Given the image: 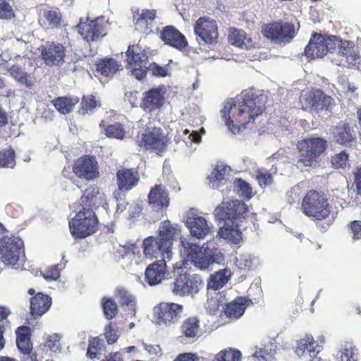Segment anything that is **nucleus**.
<instances>
[{
    "label": "nucleus",
    "instance_id": "nucleus-58",
    "mask_svg": "<svg viewBox=\"0 0 361 361\" xmlns=\"http://www.w3.org/2000/svg\"><path fill=\"white\" fill-rule=\"evenodd\" d=\"M14 16L13 9L8 3L0 4V18L10 19Z\"/></svg>",
    "mask_w": 361,
    "mask_h": 361
},
{
    "label": "nucleus",
    "instance_id": "nucleus-56",
    "mask_svg": "<svg viewBox=\"0 0 361 361\" xmlns=\"http://www.w3.org/2000/svg\"><path fill=\"white\" fill-rule=\"evenodd\" d=\"M148 71H150L152 75L156 77H166L167 75V69L161 66L155 62L151 63L148 66Z\"/></svg>",
    "mask_w": 361,
    "mask_h": 361
},
{
    "label": "nucleus",
    "instance_id": "nucleus-27",
    "mask_svg": "<svg viewBox=\"0 0 361 361\" xmlns=\"http://www.w3.org/2000/svg\"><path fill=\"white\" fill-rule=\"evenodd\" d=\"M167 261L164 259L156 260L147 267L145 271V280L149 286H156L165 279L168 272Z\"/></svg>",
    "mask_w": 361,
    "mask_h": 361
},
{
    "label": "nucleus",
    "instance_id": "nucleus-12",
    "mask_svg": "<svg viewBox=\"0 0 361 361\" xmlns=\"http://www.w3.org/2000/svg\"><path fill=\"white\" fill-rule=\"evenodd\" d=\"M193 28L199 44L214 45L218 43L219 27L214 19L209 16L200 17L195 21Z\"/></svg>",
    "mask_w": 361,
    "mask_h": 361
},
{
    "label": "nucleus",
    "instance_id": "nucleus-63",
    "mask_svg": "<svg viewBox=\"0 0 361 361\" xmlns=\"http://www.w3.org/2000/svg\"><path fill=\"white\" fill-rule=\"evenodd\" d=\"M324 46L326 47L327 53L335 50L337 46V42L329 37H324Z\"/></svg>",
    "mask_w": 361,
    "mask_h": 361
},
{
    "label": "nucleus",
    "instance_id": "nucleus-22",
    "mask_svg": "<svg viewBox=\"0 0 361 361\" xmlns=\"http://www.w3.org/2000/svg\"><path fill=\"white\" fill-rule=\"evenodd\" d=\"M338 55L342 57L339 65L361 71V56L355 51L353 42L347 40L341 42L338 48Z\"/></svg>",
    "mask_w": 361,
    "mask_h": 361
},
{
    "label": "nucleus",
    "instance_id": "nucleus-16",
    "mask_svg": "<svg viewBox=\"0 0 361 361\" xmlns=\"http://www.w3.org/2000/svg\"><path fill=\"white\" fill-rule=\"evenodd\" d=\"M183 306L175 302H160L154 307L157 324L170 326L177 323L182 317Z\"/></svg>",
    "mask_w": 361,
    "mask_h": 361
},
{
    "label": "nucleus",
    "instance_id": "nucleus-19",
    "mask_svg": "<svg viewBox=\"0 0 361 361\" xmlns=\"http://www.w3.org/2000/svg\"><path fill=\"white\" fill-rule=\"evenodd\" d=\"M165 102V92L160 87H152L142 94L140 107L146 113L159 110Z\"/></svg>",
    "mask_w": 361,
    "mask_h": 361
},
{
    "label": "nucleus",
    "instance_id": "nucleus-42",
    "mask_svg": "<svg viewBox=\"0 0 361 361\" xmlns=\"http://www.w3.org/2000/svg\"><path fill=\"white\" fill-rule=\"evenodd\" d=\"M229 280L226 270H220L212 274L207 282V288L216 290L221 288Z\"/></svg>",
    "mask_w": 361,
    "mask_h": 361
},
{
    "label": "nucleus",
    "instance_id": "nucleus-38",
    "mask_svg": "<svg viewBox=\"0 0 361 361\" xmlns=\"http://www.w3.org/2000/svg\"><path fill=\"white\" fill-rule=\"evenodd\" d=\"M79 97L75 96H64L55 98L52 104L56 109L63 114L71 112L79 102Z\"/></svg>",
    "mask_w": 361,
    "mask_h": 361
},
{
    "label": "nucleus",
    "instance_id": "nucleus-62",
    "mask_svg": "<svg viewBox=\"0 0 361 361\" xmlns=\"http://www.w3.org/2000/svg\"><path fill=\"white\" fill-rule=\"evenodd\" d=\"M18 82L22 85H25L28 88H31L35 84V78L31 74L25 73L22 77V79L19 80Z\"/></svg>",
    "mask_w": 361,
    "mask_h": 361
},
{
    "label": "nucleus",
    "instance_id": "nucleus-61",
    "mask_svg": "<svg viewBox=\"0 0 361 361\" xmlns=\"http://www.w3.org/2000/svg\"><path fill=\"white\" fill-rule=\"evenodd\" d=\"M354 183L357 193L361 196V165L357 167L354 172Z\"/></svg>",
    "mask_w": 361,
    "mask_h": 361
},
{
    "label": "nucleus",
    "instance_id": "nucleus-46",
    "mask_svg": "<svg viewBox=\"0 0 361 361\" xmlns=\"http://www.w3.org/2000/svg\"><path fill=\"white\" fill-rule=\"evenodd\" d=\"M116 295L121 307H128L132 312H135V298L124 288L116 289Z\"/></svg>",
    "mask_w": 361,
    "mask_h": 361
},
{
    "label": "nucleus",
    "instance_id": "nucleus-31",
    "mask_svg": "<svg viewBox=\"0 0 361 361\" xmlns=\"http://www.w3.org/2000/svg\"><path fill=\"white\" fill-rule=\"evenodd\" d=\"M324 36L314 33L305 49V54L307 58H321L327 54L326 47L324 43Z\"/></svg>",
    "mask_w": 361,
    "mask_h": 361
},
{
    "label": "nucleus",
    "instance_id": "nucleus-30",
    "mask_svg": "<svg viewBox=\"0 0 361 361\" xmlns=\"http://www.w3.org/2000/svg\"><path fill=\"white\" fill-rule=\"evenodd\" d=\"M104 193L100 192V188L96 185L88 186L83 192L79 200L80 209H93L97 206L99 200H101Z\"/></svg>",
    "mask_w": 361,
    "mask_h": 361
},
{
    "label": "nucleus",
    "instance_id": "nucleus-44",
    "mask_svg": "<svg viewBox=\"0 0 361 361\" xmlns=\"http://www.w3.org/2000/svg\"><path fill=\"white\" fill-rule=\"evenodd\" d=\"M100 106L101 104L96 99L94 96L92 94L83 96L81 99L80 106L78 111L79 114L85 115L87 114L92 113L97 106Z\"/></svg>",
    "mask_w": 361,
    "mask_h": 361
},
{
    "label": "nucleus",
    "instance_id": "nucleus-48",
    "mask_svg": "<svg viewBox=\"0 0 361 361\" xmlns=\"http://www.w3.org/2000/svg\"><path fill=\"white\" fill-rule=\"evenodd\" d=\"M15 157V152L11 147L1 150L0 167L13 168L16 165Z\"/></svg>",
    "mask_w": 361,
    "mask_h": 361
},
{
    "label": "nucleus",
    "instance_id": "nucleus-53",
    "mask_svg": "<svg viewBox=\"0 0 361 361\" xmlns=\"http://www.w3.org/2000/svg\"><path fill=\"white\" fill-rule=\"evenodd\" d=\"M104 336L108 344H114L117 341L118 338L117 331L114 329L111 323L106 326Z\"/></svg>",
    "mask_w": 361,
    "mask_h": 361
},
{
    "label": "nucleus",
    "instance_id": "nucleus-32",
    "mask_svg": "<svg viewBox=\"0 0 361 361\" xmlns=\"http://www.w3.org/2000/svg\"><path fill=\"white\" fill-rule=\"evenodd\" d=\"M180 331L187 339L196 340L201 334L200 319L196 316L185 319L180 326Z\"/></svg>",
    "mask_w": 361,
    "mask_h": 361
},
{
    "label": "nucleus",
    "instance_id": "nucleus-35",
    "mask_svg": "<svg viewBox=\"0 0 361 361\" xmlns=\"http://www.w3.org/2000/svg\"><path fill=\"white\" fill-rule=\"evenodd\" d=\"M121 68L116 59L110 57L100 59L96 63L97 72L106 78L113 77Z\"/></svg>",
    "mask_w": 361,
    "mask_h": 361
},
{
    "label": "nucleus",
    "instance_id": "nucleus-14",
    "mask_svg": "<svg viewBox=\"0 0 361 361\" xmlns=\"http://www.w3.org/2000/svg\"><path fill=\"white\" fill-rule=\"evenodd\" d=\"M77 28L82 39L88 43L96 41L106 35V23L103 16L91 20L87 18L84 22L81 18L77 25Z\"/></svg>",
    "mask_w": 361,
    "mask_h": 361
},
{
    "label": "nucleus",
    "instance_id": "nucleus-64",
    "mask_svg": "<svg viewBox=\"0 0 361 361\" xmlns=\"http://www.w3.org/2000/svg\"><path fill=\"white\" fill-rule=\"evenodd\" d=\"M102 361H123L120 352L111 353Z\"/></svg>",
    "mask_w": 361,
    "mask_h": 361
},
{
    "label": "nucleus",
    "instance_id": "nucleus-13",
    "mask_svg": "<svg viewBox=\"0 0 361 361\" xmlns=\"http://www.w3.org/2000/svg\"><path fill=\"white\" fill-rule=\"evenodd\" d=\"M41 60L47 66H60L65 63L66 47L56 41H47L39 47Z\"/></svg>",
    "mask_w": 361,
    "mask_h": 361
},
{
    "label": "nucleus",
    "instance_id": "nucleus-41",
    "mask_svg": "<svg viewBox=\"0 0 361 361\" xmlns=\"http://www.w3.org/2000/svg\"><path fill=\"white\" fill-rule=\"evenodd\" d=\"M273 343H269L264 345L263 348L256 350L253 356L257 359V361H276V349Z\"/></svg>",
    "mask_w": 361,
    "mask_h": 361
},
{
    "label": "nucleus",
    "instance_id": "nucleus-29",
    "mask_svg": "<svg viewBox=\"0 0 361 361\" xmlns=\"http://www.w3.org/2000/svg\"><path fill=\"white\" fill-rule=\"evenodd\" d=\"M157 16L156 10L143 9L133 14L135 29L142 33L149 34L152 32V25Z\"/></svg>",
    "mask_w": 361,
    "mask_h": 361
},
{
    "label": "nucleus",
    "instance_id": "nucleus-36",
    "mask_svg": "<svg viewBox=\"0 0 361 361\" xmlns=\"http://www.w3.org/2000/svg\"><path fill=\"white\" fill-rule=\"evenodd\" d=\"M252 304V300L247 298L237 297L226 305L225 314L228 317L239 318L243 314L247 307Z\"/></svg>",
    "mask_w": 361,
    "mask_h": 361
},
{
    "label": "nucleus",
    "instance_id": "nucleus-52",
    "mask_svg": "<svg viewBox=\"0 0 361 361\" xmlns=\"http://www.w3.org/2000/svg\"><path fill=\"white\" fill-rule=\"evenodd\" d=\"M226 169L224 166H216L211 173L209 177L210 182L212 183L214 187L219 186V183L216 185V182H221L225 178Z\"/></svg>",
    "mask_w": 361,
    "mask_h": 361
},
{
    "label": "nucleus",
    "instance_id": "nucleus-21",
    "mask_svg": "<svg viewBox=\"0 0 361 361\" xmlns=\"http://www.w3.org/2000/svg\"><path fill=\"white\" fill-rule=\"evenodd\" d=\"M334 140L336 143L351 147L356 142V135L353 126L347 121H340L331 128Z\"/></svg>",
    "mask_w": 361,
    "mask_h": 361
},
{
    "label": "nucleus",
    "instance_id": "nucleus-15",
    "mask_svg": "<svg viewBox=\"0 0 361 361\" xmlns=\"http://www.w3.org/2000/svg\"><path fill=\"white\" fill-rule=\"evenodd\" d=\"M262 32L265 37L279 43L290 42L296 34L293 23L283 21L266 25Z\"/></svg>",
    "mask_w": 361,
    "mask_h": 361
},
{
    "label": "nucleus",
    "instance_id": "nucleus-34",
    "mask_svg": "<svg viewBox=\"0 0 361 361\" xmlns=\"http://www.w3.org/2000/svg\"><path fill=\"white\" fill-rule=\"evenodd\" d=\"M16 344L20 353L29 355L32 351V343L31 341V331L28 326H20L16 331Z\"/></svg>",
    "mask_w": 361,
    "mask_h": 361
},
{
    "label": "nucleus",
    "instance_id": "nucleus-6",
    "mask_svg": "<svg viewBox=\"0 0 361 361\" xmlns=\"http://www.w3.org/2000/svg\"><path fill=\"white\" fill-rule=\"evenodd\" d=\"M326 147V140L322 137H308L299 141L297 145L299 152L298 162L303 166H313L325 152Z\"/></svg>",
    "mask_w": 361,
    "mask_h": 361
},
{
    "label": "nucleus",
    "instance_id": "nucleus-50",
    "mask_svg": "<svg viewBox=\"0 0 361 361\" xmlns=\"http://www.w3.org/2000/svg\"><path fill=\"white\" fill-rule=\"evenodd\" d=\"M332 166L334 169H345L349 166V154L345 151H342L333 155L331 158Z\"/></svg>",
    "mask_w": 361,
    "mask_h": 361
},
{
    "label": "nucleus",
    "instance_id": "nucleus-26",
    "mask_svg": "<svg viewBox=\"0 0 361 361\" xmlns=\"http://www.w3.org/2000/svg\"><path fill=\"white\" fill-rule=\"evenodd\" d=\"M186 225L190 235L197 239H204L212 232V224L203 216L193 215L188 216L186 220Z\"/></svg>",
    "mask_w": 361,
    "mask_h": 361
},
{
    "label": "nucleus",
    "instance_id": "nucleus-57",
    "mask_svg": "<svg viewBox=\"0 0 361 361\" xmlns=\"http://www.w3.org/2000/svg\"><path fill=\"white\" fill-rule=\"evenodd\" d=\"M43 276L45 279L48 280L58 279L60 276V271L58 269V266L54 265L46 269L43 273Z\"/></svg>",
    "mask_w": 361,
    "mask_h": 361
},
{
    "label": "nucleus",
    "instance_id": "nucleus-33",
    "mask_svg": "<svg viewBox=\"0 0 361 361\" xmlns=\"http://www.w3.org/2000/svg\"><path fill=\"white\" fill-rule=\"evenodd\" d=\"M238 223H224V225L219 228L218 235L228 243L239 244L243 240V233L239 228Z\"/></svg>",
    "mask_w": 361,
    "mask_h": 361
},
{
    "label": "nucleus",
    "instance_id": "nucleus-49",
    "mask_svg": "<svg viewBox=\"0 0 361 361\" xmlns=\"http://www.w3.org/2000/svg\"><path fill=\"white\" fill-rule=\"evenodd\" d=\"M103 346L102 341L99 337H92L89 339L86 355L88 358H97Z\"/></svg>",
    "mask_w": 361,
    "mask_h": 361
},
{
    "label": "nucleus",
    "instance_id": "nucleus-45",
    "mask_svg": "<svg viewBox=\"0 0 361 361\" xmlns=\"http://www.w3.org/2000/svg\"><path fill=\"white\" fill-rule=\"evenodd\" d=\"M241 357L240 350L228 348L219 352L213 361H240Z\"/></svg>",
    "mask_w": 361,
    "mask_h": 361
},
{
    "label": "nucleus",
    "instance_id": "nucleus-17",
    "mask_svg": "<svg viewBox=\"0 0 361 361\" xmlns=\"http://www.w3.org/2000/svg\"><path fill=\"white\" fill-rule=\"evenodd\" d=\"M23 252V242L18 238L0 239V260L7 265H15Z\"/></svg>",
    "mask_w": 361,
    "mask_h": 361
},
{
    "label": "nucleus",
    "instance_id": "nucleus-54",
    "mask_svg": "<svg viewBox=\"0 0 361 361\" xmlns=\"http://www.w3.org/2000/svg\"><path fill=\"white\" fill-rule=\"evenodd\" d=\"M353 240H361V221L355 220L348 225Z\"/></svg>",
    "mask_w": 361,
    "mask_h": 361
},
{
    "label": "nucleus",
    "instance_id": "nucleus-11",
    "mask_svg": "<svg viewBox=\"0 0 361 361\" xmlns=\"http://www.w3.org/2000/svg\"><path fill=\"white\" fill-rule=\"evenodd\" d=\"M203 286V280L200 275L180 272L175 277L171 284V290L174 295L180 297L194 295Z\"/></svg>",
    "mask_w": 361,
    "mask_h": 361
},
{
    "label": "nucleus",
    "instance_id": "nucleus-40",
    "mask_svg": "<svg viewBox=\"0 0 361 361\" xmlns=\"http://www.w3.org/2000/svg\"><path fill=\"white\" fill-rule=\"evenodd\" d=\"M229 42L235 47L247 48L250 42V38L247 37V34L242 30L231 28L228 34Z\"/></svg>",
    "mask_w": 361,
    "mask_h": 361
},
{
    "label": "nucleus",
    "instance_id": "nucleus-51",
    "mask_svg": "<svg viewBox=\"0 0 361 361\" xmlns=\"http://www.w3.org/2000/svg\"><path fill=\"white\" fill-rule=\"evenodd\" d=\"M235 185L242 197L247 200L252 197V188L245 180L242 178H238L235 181Z\"/></svg>",
    "mask_w": 361,
    "mask_h": 361
},
{
    "label": "nucleus",
    "instance_id": "nucleus-24",
    "mask_svg": "<svg viewBox=\"0 0 361 361\" xmlns=\"http://www.w3.org/2000/svg\"><path fill=\"white\" fill-rule=\"evenodd\" d=\"M147 197L149 206L155 211L166 209L169 206V194L162 184H157L152 187Z\"/></svg>",
    "mask_w": 361,
    "mask_h": 361
},
{
    "label": "nucleus",
    "instance_id": "nucleus-28",
    "mask_svg": "<svg viewBox=\"0 0 361 361\" xmlns=\"http://www.w3.org/2000/svg\"><path fill=\"white\" fill-rule=\"evenodd\" d=\"M322 350V346L319 345L312 337L307 336L298 342L295 353L300 357L308 355L310 357L309 361H321V358L317 357V355Z\"/></svg>",
    "mask_w": 361,
    "mask_h": 361
},
{
    "label": "nucleus",
    "instance_id": "nucleus-55",
    "mask_svg": "<svg viewBox=\"0 0 361 361\" xmlns=\"http://www.w3.org/2000/svg\"><path fill=\"white\" fill-rule=\"evenodd\" d=\"M256 179L257 180L261 187H266L272 183L273 178L270 173H264L260 170H258L256 173Z\"/></svg>",
    "mask_w": 361,
    "mask_h": 361
},
{
    "label": "nucleus",
    "instance_id": "nucleus-5",
    "mask_svg": "<svg viewBox=\"0 0 361 361\" xmlns=\"http://www.w3.org/2000/svg\"><path fill=\"white\" fill-rule=\"evenodd\" d=\"M331 208L324 193L315 190L308 191L301 203L302 212L314 221H322L329 218Z\"/></svg>",
    "mask_w": 361,
    "mask_h": 361
},
{
    "label": "nucleus",
    "instance_id": "nucleus-25",
    "mask_svg": "<svg viewBox=\"0 0 361 361\" xmlns=\"http://www.w3.org/2000/svg\"><path fill=\"white\" fill-rule=\"evenodd\" d=\"M29 295H32L30 300V313L34 317L42 316L46 313L51 305V298L49 295L41 292L37 293L34 288H29Z\"/></svg>",
    "mask_w": 361,
    "mask_h": 361
},
{
    "label": "nucleus",
    "instance_id": "nucleus-8",
    "mask_svg": "<svg viewBox=\"0 0 361 361\" xmlns=\"http://www.w3.org/2000/svg\"><path fill=\"white\" fill-rule=\"evenodd\" d=\"M136 142L140 147L159 154L166 150L169 138L164 135L160 127H147L142 131L138 132Z\"/></svg>",
    "mask_w": 361,
    "mask_h": 361
},
{
    "label": "nucleus",
    "instance_id": "nucleus-47",
    "mask_svg": "<svg viewBox=\"0 0 361 361\" xmlns=\"http://www.w3.org/2000/svg\"><path fill=\"white\" fill-rule=\"evenodd\" d=\"M358 353L356 347L350 343H346L341 350V361H357Z\"/></svg>",
    "mask_w": 361,
    "mask_h": 361
},
{
    "label": "nucleus",
    "instance_id": "nucleus-10",
    "mask_svg": "<svg viewBox=\"0 0 361 361\" xmlns=\"http://www.w3.org/2000/svg\"><path fill=\"white\" fill-rule=\"evenodd\" d=\"M299 101L303 110L319 113L329 109L333 98L321 89L312 88L302 90Z\"/></svg>",
    "mask_w": 361,
    "mask_h": 361
},
{
    "label": "nucleus",
    "instance_id": "nucleus-4",
    "mask_svg": "<svg viewBox=\"0 0 361 361\" xmlns=\"http://www.w3.org/2000/svg\"><path fill=\"white\" fill-rule=\"evenodd\" d=\"M99 219L94 209H80L68 222L69 230L75 240L85 239L99 230Z\"/></svg>",
    "mask_w": 361,
    "mask_h": 361
},
{
    "label": "nucleus",
    "instance_id": "nucleus-60",
    "mask_svg": "<svg viewBox=\"0 0 361 361\" xmlns=\"http://www.w3.org/2000/svg\"><path fill=\"white\" fill-rule=\"evenodd\" d=\"M199 357L192 353H185L179 354L173 361H198Z\"/></svg>",
    "mask_w": 361,
    "mask_h": 361
},
{
    "label": "nucleus",
    "instance_id": "nucleus-9",
    "mask_svg": "<svg viewBox=\"0 0 361 361\" xmlns=\"http://www.w3.org/2000/svg\"><path fill=\"white\" fill-rule=\"evenodd\" d=\"M126 68L138 80L144 79L148 72L149 57L139 45H129L126 52Z\"/></svg>",
    "mask_w": 361,
    "mask_h": 361
},
{
    "label": "nucleus",
    "instance_id": "nucleus-1",
    "mask_svg": "<svg viewBox=\"0 0 361 361\" xmlns=\"http://www.w3.org/2000/svg\"><path fill=\"white\" fill-rule=\"evenodd\" d=\"M267 97L253 90L243 91L237 101L231 99L225 104L221 116L233 133H239L240 127L253 121L265 109Z\"/></svg>",
    "mask_w": 361,
    "mask_h": 361
},
{
    "label": "nucleus",
    "instance_id": "nucleus-37",
    "mask_svg": "<svg viewBox=\"0 0 361 361\" xmlns=\"http://www.w3.org/2000/svg\"><path fill=\"white\" fill-rule=\"evenodd\" d=\"M43 18L42 20V26H46L49 29L59 28L62 23V14L59 8H51L49 10H44L43 12Z\"/></svg>",
    "mask_w": 361,
    "mask_h": 361
},
{
    "label": "nucleus",
    "instance_id": "nucleus-23",
    "mask_svg": "<svg viewBox=\"0 0 361 361\" xmlns=\"http://www.w3.org/2000/svg\"><path fill=\"white\" fill-rule=\"evenodd\" d=\"M116 183L119 191L128 192L140 182V173L137 169L121 167L116 171Z\"/></svg>",
    "mask_w": 361,
    "mask_h": 361
},
{
    "label": "nucleus",
    "instance_id": "nucleus-7",
    "mask_svg": "<svg viewBox=\"0 0 361 361\" xmlns=\"http://www.w3.org/2000/svg\"><path fill=\"white\" fill-rule=\"evenodd\" d=\"M249 210L245 203L240 200H224L214 211L216 220L224 223L242 222L247 216Z\"/></svg>",
    "mask_w": 361,
    "mask_h": 361
},
{
    "label": "nucleus",
    "instance_id": "nucleus-59",
    "mask_svg": "<svg viewBox=\"0 0 361 361\" xmlns=\"http://www.w3.org/2000/svg\"><path fill=\"white\" fill-rule=\"evenodd\" d=\"M10 75L16 80L22 79V77L26 72L23 71V69L18 65H13L9 68Z\"/></svg>",
    "mask_w": 361,
    "mask_h": 361
},
{
    "label": "nucleus",
    "instance_id": "nucleus-3",
    "mask_svg": "<svg viewBox=\"0 0 361 361\" xmlns=\"http://www.w3.org/2000/svg\"><path fill=\"white\" fill-rule=\"evenodd\" d=\"M180 252L184 258L200 270L207 269L210 265L221 264L224 261L220 250L214 246L210 247L208 242L200 247L185 238H181Z\"/></svg>",
    "mask_w": 361,
    "mask_h": 361
},
{
    "label": "nucleus",
    "instance_id": "nucleus-18",
    "mask_svg": "<svg viewBox=\"0 0 361 361\" xmlns=\"http://www.w3.org/2000/svg\"><path fill=\"white\" fill-rule=\"evenodd\" d=\"M74 174L80 179L90 181L99 177V164L94 156L83 155L72 166Z\"/></svg>",
    "mask_w": 361,
    "mask_h": 361
},
{
    "label": "nucleus",
    "instance_id": "nucleus-43",
    "mask_svg": "<svg viewBox=\"0 0 361 361\" xmlns=\"http://www.w3.org/2000/svg\"><path fill=\"white\" fill-rule=\"evenodd\" d=\"M102 307L105 318L108 320L114 319L118 312V305L111 298L103 297Z\"/></svg>",
    "mask_w": 361,
    "mask_h": 361
},
{
    "label": "nucleus",
    "instance_id": "nucleus-2",
    "mask_svg": "<svg viewBox=\"0 0 361 361\" xmlns=\"http://www.w3.org/2000/svg\"><path fill=\"white\" fill-rule=\"evenodd\" d=\"M178 228L169 221H164L159 227L157 237L149 236L143 241V252L147 257L170 261L172 258V243L179 235Z\"/></svg>",
    "mask_w": 361,
    "mask_h": 361
},
{
    "label": "nucleus",
    "instance_id": "nucleus-39",
    "mask_svg": "<svg viewBox=\"0 0 361 361\" xmlns=\"http://www.w3.org/2000/svg\"><path fill=\"white\" fill-rule=\"evenodd\" d=\"M99 127L103 128L104 134L107 137L123 140L126 137V130L122 123L115 122L112 124H107L102 121Z\"/></svg>",
    "mask_w": 361,
    "mask_h": 361
},
{
    "label": "nucleus",
    "instance_id": "nucleus-20",
    "mask_svg": "<svg viewBox=\"0 0 361 361\" xmlns=\"http://www.w3.org/2000/svg\"><path fill=\"white\" fill-rule=\"evenodd\" d=\"M160 39L169 47L178 51H183L188 47L185 35L173 25H167L159 33Z\"/></svg>",
    "mask_w": 361,
    "mask_h": 361
}]
</instances>
